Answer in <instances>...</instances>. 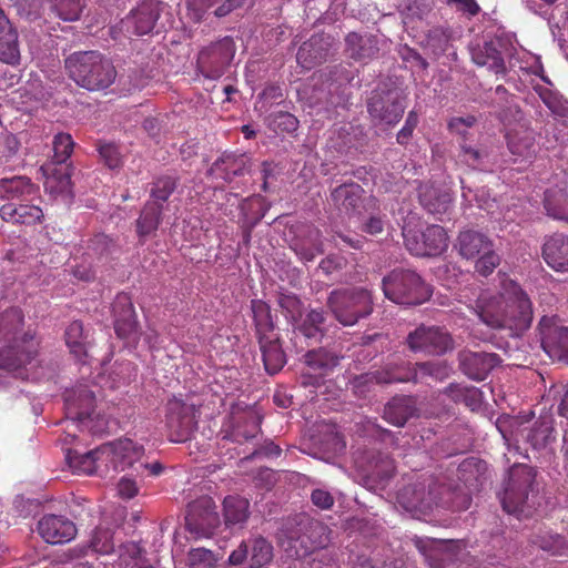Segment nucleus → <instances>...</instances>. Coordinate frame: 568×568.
Masks as SVG:
<instances>
[{
    "instance_id": "obj_1",
    "label": "nucleus",
    "mask_w": 568,
    "mask_h": 568,
    "mask_svg": "<svg viewBox=\"0 0 568 568\" xmlns=\"http://www.w3.org/2000/svg\"><path fill=\"white\" fill-rule=\"evenodd\" d=\"M69 77L89 91L104 90L116 78L112 62L98 51H80L65 59Z\"/></svg>"
},
{
    "instance_id": "obj_2",
    "label": "nucleus",
    "mask_w": 568,
    "mask_h": 568,
    "mask_svg": "<svg viewBox=\"0 0 568 568\" xmlns=\"http://www.w3.org/2000/svg\"><path fill=\"white\" fill-rule=\"evenodd\" d=\"M407 93L393 83L378 84L366 99V108L376 125H396L404 115Z\"/></svg>"
},
{
    "instance_id": "obj_3",
    "label": "nucleus",
    "mask_w": 568,
    "mask_h": 568,
    "mask_svg": "<svg viewBox=\"0 0 568 568\" xmlns=\"http://www.w3.org/2000/svg\"><path fill=\"white\" fill-rule=\"evenodd\" d=\"M385 296L400 305H419L432 296L430 286L412 270H393L382 281Z\"/></svg>"
},
{
    "instance_id": "obj_4",
    "label": "nucleus",
    "mask_w": 568,
    "mask_h": 568,
    "mask_svg": "<svg viewBox=\"0 0 568 568\" xmlns=\"http://www.w3.org/2000/svg\"><path fill=\"white\" fill-rule=\"evenodd\" d=\"M535 477L534 469L527 465H515L509 469L508 480L500 498L506 513L517 517L528 516L534 507Z\"/></svg>"
},
{
    "instance_id": "obj_5",
    "label": "nucleus",
    "mask_w": 568,
    "mask_h": 568,
    "mask_svg": "<svg viewBox=\"0 0 568 568\" xmlns=\"http://www.w3.org/2000/svg\"><path fill=\"white\" fill-rule=\"evenodd\" d=\"M456 248L464 260L474 261L476 272L485 277L500 263L494 242L486 234L475 230L459 232Z\"/></svg>"
},
{
    "instance_id": "obj_6",
    "label": "nucleus",
    "mask_w": 568,
    "mask_h": 568,
    "mask_svg": "<svg viewBox=\"0 0 568 568\" xmlns=\"http://www.w3.org/2000/svg\"><path fill=\"white\" fill-rule=\"evenodd\" d=\"M327 305L344 326L356 324L373 311L372 295L364 288L334 291L328 296Z\"/></svg>"
},
{
    "instance_id": "obj_7",
    "label": "nucleus",
    "mask_w": 568,
    "mask_h": 568,
    "mask_svg": "<svg viewBox=\"0 0 568 568\" xmlns=\"http://www.w3.org/2000/svg\"><path fill=\"white\" fill-rule=\"evenodd\" d=\"M200 406L193 395L173 396L168 400L165 424L172 442L181 443L190 438L197 426Z\"/></svg>"
},
{
    "instance_id": "obj_8",
    "label": "nucleus",
    "mask_w": 568,
    "mask_h": 568,
    "mask_svg": "<svg viewBox=\"0 0 568 568\" xmlns=\"http://www.w3.org/2000/svg\"><path fill=\"white\" fill-rule=\"evenodd\" d=\"M507 290L499 295H480L476 302L475 313L479 320L491 328L524 327L528 321L527 304H524V312L517 320L506 315Z\"/></svg>"
},
{
    "instance_id": "obj_9",
    "label": "nucleus",
    "mask_w": 568,
    "mask_h": 568,
    "mask_svg": "<svg viewBox=\"0 0 568 568\" xmlns=\"http://www.w3.org/2000/svg\"><path fill=\"white\" fill-rule=\"evenodd\" d=\"M331 201L335 209L348 217L361 216L369 209L377 207L374 196H365L364 189L355 183H344L331 192Z\"/></svg>"
},
{
    "instance_id": "obj_10",
    "label": "nucleus",
    "mask_w": 568,
    "mask_h": 568,
    "mask_svg": "<svg viewBox=\"0 0 568 568\" xmlns=\"http://www.w3.org/2000/svg\"><path fill=\"white\" fill-rule=\"evenodd\" d=\"M406 344L414 353L443 355L453 348V338L442 327L422 324L407 335Z\"/></svg>"
},
{
    "instance_id": "obj_11",
    "label": "nucleus",
    "mask_w": 568,
    "mask_h": 568,
    "mask_svg": "<svg viewBox=\"0 0 568 568\" xmlns=\"http://www.w3.org/2000/svg\"><path fill=\"white\" fill-rule=\"evenodd\" d=\"M444 487L433 478L405 486L398 494L399 503L407 510H430L442 503Z\"/></svg>"
},
{
    "instance_id": "obj_12",
    "label": "nucleus",
    "mask_w": 568,
    "mask_h": 568,
    "mask_svg": "<svg viewBox=\"0 0 568 568\" xmlns=\"http://www.w3.org/2000/svg\"><path fill=\"white\" fill-rule=\"evenodd\" d=\"M40 342L26 332L20 339L0 347V369L17 371L30 364L39 354Z\"/></svg>"
},
{
    "instance_id": "obj_13",
    "label": "nucleus",
    "mask_w": 568,
    "mask_h": 568,
    "mask_svg": "<svg viewBox=\"0 0 568 568\" xmlns=\"http://www.w3.org/2000/svg\"><path fill=\"white\" fill-rule=\"evenodd\" d=\"M219 525L220 517L212 498L203 497L189 505L185 526L191 534L209 537Z\"/></svg>"
},
{
    "instance_id": "obj_14",
    "label": "nucleus",
    "mask_w": 568,
    "mask_h": 568,
    "mask_svg": "<svg viewBox=\"0 0 568 568\" xmlns=\"http://www.w3.org/2000/svg\"><path fill=\"white\" fill-rule=\"evenodd\" d=\"M100 453L104 455V469L112 468L115 471L132 467L144 455V448L132 439L121 438L113 443L100 446Z\"/></svg>"
},
{
    "instance_id": "obj_15",
    "label": "nucleus",
    "mask_w": 568,
    "mask_h": 568,
    "mask_svg": "<svg viewBox=\"0 0 568 568\" xmlns=\"http://www.w3.org/2000/svg\"><path fill=\"white\" fill-rule=\"evenodd\" d=\"M233 57V43L229 38H225L201 50L197 65L206 78L217 79L223 74Z\"/></svg>"
},
{
    "instance_id": "obj_16",
    "label": "nucleus",
    "mask_w": 568,
    "mask_h": 568,
    "mask_svg": "<svg viewBox=\"0 0 568 568\" xmlns=\"http://www.w3.org/2000/svg\"><path fill=\"white\" fill-rule=\"evenodd\" d=\"M273 559V546L262 536L244 540L229 557L231 565H242L247 561L251 568L263 567Z\"/></svg>"
},
{
    "instance_id": "obj_17",
    "label": "nucleus",
    "mask_w": 568,
    "mask_h": 568,
    "mask_svg": "<svg viewBox=\"0 0 568 568\" xmlns=\"http://www.w3.org/2000/svg\"><path fill=\"white\" fill-rule=\"evenodd\" d=\"M341 357L325 348L311 349L304 355L307 373L301 375L303 386L320 385L321 379L339 365Z\"/></svg>"
},
{
    "instance_id": "obj_18",
    "label": "nucleus",
    "mask_w": 568,
    "mask_h": 568,
    "mask_svg": "<svg viewBox=\"0 0 568 568\" xmlns=\"http://www.w3.org/2000/svg\"><path fill=\"white\" fill-rule=\"evenodd\" d=\"M160 13L153 2H143L123 18L119 23L120 31L128 38L150 33Z\"/></svg>"
},
{
    "instance_id": "obj_19",
    "label": "nucleus",
    "mask_w": 568,
    "mask_h": 568,
    "mask_svg": "<svg viewBox=\"0 0 568 568\" xmlns=\"http://www.w3.org/2000/svg\"><path fill=\"white\" fill-rule=\"evenodd\" d=\"M114 329L118 337L136 343L140 338L136 314L130 296L118 294L113 303Z\"/></svg>"
},
{
    "instance_id": "obj_20",
    "label": "nucleus",
    "mask_w": 568,
    "mask_h": 568,
    "mask_svg": "<svg viewBox=\"0 0 568 568\" xmlns=\"http://www.w3.org/2000/svg\"><path fill=\"white\" fill-rule=\"evenodd\" d=\"M41 538L51 545L65 544L77 536V527L72 520L54 514L42 516L37 524Z\"/></svg>"
},
{
    "instance_id": "obj_21",
    "label": "nucleus",
    "mask_w": 568,
    "mask_h": 568,
    "mask_svg": "<svg viewBox=\"0 0 568 568\" xmlns=\"http://www.w3.org/2000/svg\"><path fill=\"white\" fill-rule=\"evenodd\" d=\"M417 193L419 204L437 220H443V216L450 210L453 195L446 189L432 182H423L419 184Z\"/></svg>"
},
{
    "instance_id": "obj_22",
    "label": "nucleus",
    "mask_w": 568,
    "mask_h": 568,
    "mask_svg": "<svg viewBox=\"0 0 568 568\" xmlns=\"http://www.w3.org/2000/svg\"><path fill=\"white\" fill-rule=\"evenodd\" d=\"M64 406L68 418L83 423L94 413V393L84 385L68 389L64 393Z\"/></svg>"
},
{
    "instance_id": "obj_23",
    "label": "nucleus",
    "mask_w": 568,
    "mask_h": 568,
    "mask_svg": "<svg viewBox=\"0 0 568 568\" xmlns=\"http://www.w3.org/2000/svg\"><path fill=\"white\" fill-rule=\"evenodd\" d=\"M542 348L559 357H568V327L558 326L554 317L544 316L539 322Z\"/></svg>"
},
{
    "instance_id": "obj_24",
    "label": "nucleus",
    "mask_w": 568,
    "mask_h": 568,
    "mask_svg": "<svg viewBox=\"0 0 568 568\" xmlns=\"http://www.w3.org/2000/svg\"><path fill=\"white\" fill-rule=\"evenodd\" d=\"M379 52L378 38L376 36L358 32H349L345 37V54L347 58L367 63L377 58Z\"/></svg>"
},
{
    "instance_id": "obj_25",
    "label": "nucleus",
    "mask_w": 568,
    "mask_h": 568,
    "mask_svg": "<svg viewBox=\"0 0 568 568\" xmlns=\"http://www.w3.org/2000/svg\"><path fill=\"white\" fill-rule=\"evenodd\" d=\"M498 362V355L493 353L467 351L459 355L462 372L475 381H484Z\"/></svg>"
},
{
    "instance_id": "obj_26",
    "label": "nucleus",
    "mask_w": 568,
    "mask_h": 568,
    "mask_svg": "<svg viewBox=\"0 0 568 568\" xmlns=\"http://www.w3.org/2000/svg\"><path fill=\"white\" fill-rule=\"evenodd\" d=\"M39 196V186L28 176L17 175L0 180V199L31 202Z\"/></svg>"
},
{
    "instance_id": "obj_27",
    "label": "nucleus",
    "mask_w": 568,
    "mask_h": 568,
    "mask_svg": "<svg viewBox=\"0 0 568 568\" xmlns=\"http://www.w3.org/2000/svg\"><path fill=\"white\" fill-rule=\"evenodd\" d=\"M459 38L458 31L450 26H435L428 30L426 36V47L432 53L439 58L442 55L457 59L454 42Z\"/></svg>"
},
{
    "instance_id": "obj_28",
    "label": "nucleus",
    "mask_w": 568,
    "mask_h": 568,
    "mask_svg": "<svg viewBox=\"0 0 568 568\" xmlns=\"http://www.w3.org/2000/svg\"><path fill=\"white\" fill-rule=\"evenodd\" d=\"M329 47V37L313 34L298 48L296 61L302 68L311 70L326 60Z\"/></svg>"
},
{
    "instance_id": "obj_29",
    "label": "nucleus",
    "mask_w": 568,
    "mask_h": 568,
    "mask_svg": "<svg viewBox=\"0 0 568 568\" xmlns=\"http://www.w3.org/2000/svg\"><path fill=\"white\" fill-rule=\"evenodd\" d=\"M546 264L556 272H568V235L555 233L546 239L542 250Z\"/></svg>"
},
{
    "instance_id": "obj_30",
    "label": "nucleus",
    "mask_w": 568,
    "mask_h": 568,
    "mask_svg": "<svg viewBox=\"0 0 568 568\" xmlns=\"http://www.w3.org/2000/svg\"><path fill=\"white\" fill-rule=\"evenodd\" d=\"M424 244L412 241L413 254L417 256H436L442 254L448 246V236L440 225H429L420 232Z\"/></svg>"
},
{
    "instance_id": "obj_31",
    "label": "nucleus",
    "mask_w": 568,
    "mask_h": 568,
    "mask_svg": "<svg viewBox=\"0 0 568 568\" xmlns=\"http://www.w3.org/2000/svg\"><path fill=\"white\" fill-rule=\"evenodd\" d=\"M247 158L244 154L225 153L209 169L207 174L216 180L229 183L235 176H241L246 170Z\"/></svg>"
},
{
    "instance_id": "obj_32",
    "label": "nucleus",
    "mask_w": 568,
    "mask_h": 568,
    "mask_svg": "<svg viewBox=\"0 0 568 568\" xmlns=\"http://www.w3.org/2000/svg\"><path fill=\"white\" fill-rule=\"evenodd\" d=\"M0 216L9 223L33 225L42 221L43 211L36 204L9 202L0 207Z\"/></svg>"
},
{
    "instance_id": "obj_33",
    "label": "nucleus",
    "mask_w": 568,
    "mask_h": 568,
    "mask_svg": "<svg viewBox=\"0 0 568 568\" xmlns=\"http://www.w3.org/2000/svg\"><path fill=\"white\" fill-rule=\"evenodd\" d=\"M524 304H527V313H528V321L526 326L524 327H507L508 329L521 333L526 329H528L532 322V304L529 300L526 292L515 282H510L509 286L507 287V302H506V315L508 317H514V320H517L519 316H521V311L524 312Z\"/></svg>"
},
{
    "instance_id": "obj_34",
    "label": "nucleus",
    "mask_w": 568,
    "mask_h": 568,
    "mask_svg": "<svg viewBox=\"0 0 568 568\" xmlns=\"http://www.w3.org/2000/svg\"><path fill=\"white\" fill-rule=\"evenodd\" d=\"M44 180V189L51 194H62L71 186V164L45 163L41 166Z\"/></svg>"
},
{
    "instance_id": "obj_35",
    "label": "nucleus",
    "mask_w": 568,
    "mask_h": 568,
    "mask_svg": "<svg viewBox=\"0 0 568 568\" xmlns=\"http://www.w3.org/2000/svg\"><path fill=\"white\" fill-rule=\"evenodd\" d=\"M0 60L17 64L20 60L18 33L0 8Z\"/></svg>"
},
{
    "instance_id": "obj_36",
    "label": "nucleus",
    "mask_w": 568,
    "mask_h": 568,
    "mask_svg": "<svg viewBox=\"0 0 568 568\" xmlns=\"http://www.w3.org/2000/svg\"><path fill=\"white\" fill-rule=\"evenodd\" d=\"M162 215L163 206L161 203L145 202L135 221V232L140 244H144L146 239L158 231L162 222Z\"/></svg>"
},
{
    "instance_id": "obj_37",
    "label": "nucleus",
    "mask_w": 568,
    "mask_h": 568,
    "mask_svg": "<svg viewBox=\"0 0 568 568\" xmlns=\"http://www.w3.org/2000/svg\"><path fill=\"white\" fill-rule=\"evenodd\" d=\"M257 341L265 371L271 375L278 373L286 364V355L282 348L280 336L260 337Z\"/></svg>"
},
{
    "instance_id": "obj_38",
    "label": "nucleus",
    "mask_w": 568,
    "mask_h": 568,
    "mask_svg": "<svg viewBox=\"0 0 568 568\" xmlns=\"http://www.w3.org/2000/svg\"><path fill=\"white\" fill-rule=\"evenodd\" d=\"M67 460L69 466L77 473L91 475L98 471H105L104 455L100 453V447L83 454L69 449Z\"/></svg>"
},
{
    "instance_id": "obj_39",
    "label": "nucleus",
    "mask_w": 568,
    "mask_h": 568,
    "mask_svg": "<svg viewBox=\"0 0 568 568\" xmlns=\"http://www.w3.org/2000/svg\"><path fill=\"white\" fill-rule=\"evenodd\" d=\"M471 60L479 67H486L491 72L498 74L506 71L505 61L497 43L493 41L484 42L471 48Z\"/></svg>"
},
{
    "instance_id": "obj_40",
    "label": "nucleus",
    "mask_w": 568,
    "mask_h": 568,
    "mask_svg": "<svg viewBox=\"0 0 568 568\" xmlns=\"http://www.w3.org/2000/svg\"><path fill=\"white\" fill-rule=\"evenodd\" d=\"M65 343L70 353L81 363H87L89 356V334L80 321H73L65 329Z\"/></svg>"
},
{
    "instance_id": "obj_41",
    "label": "nucleus",
    "mask_w": 568,
    "mask_h": 568,
    "mask_svg": "<svg viewBox=\"0 0 568 568\" xmlns=\"http://www.w3.org/2000/svg\"><path fill=\"white\" fill-rule=\"evenodd\" d=\"M251 311L257 339L278 335L276 333L275 317L272 314L271 306L263 300H252Z\"/></svg>"
},
{
    "instance_id": "obj_42",
    "label": "nucleus",
    "mask_w": 568,
    "mask_h": 568,
    "mask_svg": "<svg viewBox=\"0 0 568 568\" xmlns=\"http://www.w3.org/2000/svg\"><path fill=\"white\" fill-rule=\"evenodd\" d=\"M234 424L230 434L233 442L242 444L256 437L261 427V417L248 410L234 415Z\"/></svg>"
},
{
    "instance_id": "obj_43",
    "label": "nucleus",
    "mask_w": 568,
    "mask_h": 568,
    "mask_svg": "<svg viewBox=\"0 0 568 568\" xmlns=\"http://www.w3.org/2000/svg\"><path fill=\"white\" fill-rule=\"evenodd\" d=\"M452 374V367L445 361H429L415 364L414 383L430 385L433 382L446 381Z\"/></svg>"
},
{
    "instance_id": "obj_44",
    "label": "nucleus",
    "mask_w": 568,
    "mask_h": 568,
    "mask_svg": "<svg viewBox=\"0 0 568 568\" xmlns=\"http://www.w3.org/2000/svg\"><path fill=\"white\" fill-rule=\"evenodd\" d=\"M415 405L408 396L393 397L384 408V419L396 427H403L415 414Z\"/></svg>"
},
{
    "instance_id": "obj_45",
    "label": "nucleus",
    "mask_w": 568,
    "mask_h": 568,
    "mask_svg": "<svg viewBox=\"0 0 568 568\" xmlns=\"http://www.w3.org/2000/svg\"><path fill=\"white\" fill-rule=\"evenodd\" d=\"M443 393L448 396L456 404H464L471 410L480 408L483 403V393L475 386H467L457 383H452Z\"/></svg>"
},
{
    "instance_id": "obj_46",
    "label": "nucleus",
    "mask_w": 568,
    "mask_h": 568,
    "mask_svg": "<svg viewBox=\"0 0 568 568\" xmlns=\"http://www.w3.org/2000/svg\"><path fill=\"white\" fill-rule=\"evenodd\" d=\"M24 322L23 313L18 307H10L0 313V342L20 339Z\"/></svg>"
},
{
    "instance_id": "obj_47",
    "label": "nucleus",
    "mask_w": 568,
    "mask_h": 568,
    "mask_svg": "<svg viewBox=\"0 0 568 568\" xmlns=\"http://www.w3.org/2000/svg\"><path fill=\"white\" fill-rule=\"evenodd\" d=\"M250 503L241 496H227L223 501L224 521L227 527L243 525L248 516Z\"/></svg>"
},
{
    "instance_id": "obj_48",
    "label": "nucleus",
    "mask_w": 568,
    "mask_h": 568,
    "mask_svg": "<svg viewBox=\"0 0 568 568\" xmlns=\"http://www.w3.org/2000/svg\"><path fill=\"white\" fill-rule=\"evenodd\" d=\"M415 364L409 362H389L381 371H377L383 384L414 383Z\"/></svg>"
},
{
    "instance_id": "obj_49",
    "label": "nucleus",
    "mask_w": 568,
    "mask_h": 568,
    "mask_svg": "<svg viewBox=\"0 0 568 568\" xmlns=\"http://www.w3.org/2000/svg\"><path fill=\"white\" fill-rule=\"evenodd\" d=\"M415 547L425 557L430 568H444L449 554L444 550L445 542L433 539L417 538L414 541Z\"/></svg>"
},
{
    "instance_id": "obj_50",
    "label": "nucleus",
    "mask_w": 568,
    "mask_h": 568,
    "mask_svg": "<svg viewBox=\"0 0 568 568\" xmlns=\"http://www.w3.org/2000/svg\"><path fill=\"white\" fill-rule=\"evenodd\" d=\"M556 440V430L551 419L537 420L527 434V442L535 449H541Z\"/></svg>"
},
{
    "instance_id": "obj_51",
    "label": "nucleus",
    "mask_w": 568,
    "mask_h": 568,
    "mask_svg": "<svg viewBox=\"0 0 568 568\" xmlns=\"http://www.w3.org/2000/svg\"><path fill=\"white\" fill-rule=\"evenodd\" d=\"M120 565L123 568H152L145 557V550L134 541L123 544L120 547Z\"/></svg>"
},
{
    "instance_id": "obj_52",
    "label": "nucleus",
    "mask_w": 568,
    "mask_h": 568,
    "mask_svg": "<svg viewBox=\"0 0 568 568\" xmlns=\"http://www.w3.org/2000/svg\"><path fill=\"white\" fill-rule=\"evenodd\" d=\"M366 471L372 479L381 483L388 480L395 473L394 460L388 454L377 453L369 459Z\"/></svg>"
},
{
    "instance_id": "obj_53",
    "label": "nucleus",
    "mask_w": 568,
    "mask_h": 568,
    "mask_svg": "<svg viewBox=\"0 0 568 568\" xmlns=\"http://www.w3.org/2000/svg\"><path fill=\"white\" fill-rule=\"evenodd\" d=\"M544 206L547 214L557 220L568 217V199L567 194L561 191H547L545 193Z\"/></svg>"
},
{
    "instance_id": "obj_54",
    "label": "nucleus",
    "mask_w": 568,
    "mask_h": 568,
    "mask_svg": "<svg viewBox=\"0 0 568 568\" xmlns=\"http://www.w3.org/2000/svg\"><path fill=\"white\" fill-rule=\"evenodd\" d=\"M325 316L323 311L312 310L298 326V332L307 339L320 341L324 334Z\"/></svg>"
},
{
    "instance_id": "obj_55",
    "label": "nucleus",
    "mask_w": 568,
    "mask_h": 568,
    "mask_svg": "<svg viewBox=\"0 0 568 568\" xmlns=\"http://www.w3.org/2000/svg\"><path fill=\"white\" fill-rule=\"evenodd\" d=\"M176 186V178L170 175L158 176L150 189L151 200L149 202L161 203L163 205L173 194Z\"/></svg>"
},
{
    "instance_id": "obj_56",
    "label": "nucleus",
    "mask_w": 568,
    "mask_h": 568,
    "mask_svg": "<svg viewBox=\"0 0 568 568\" xmlns=\"http://www.w3.org/2000/svg\"><path fill=\"white\" fill-rule=\"evenodd\" d=\"M508 149L513 155L530 160L535 155V141L530 133L509 134Z\"/></svg>"
},
{
    "instance_id": "obj_57",
    "label": "nucleus",
    "mask_w": 568,
    "mask_h": 568,
    "mask_svg": "<svg viewBox=\"0 0 568 568\" xmlns=\"http://www.w3.org/2000/svg\"><path fill=\"white\" fill-rule=\"evenodd\" d=\"M50 9L64 21H75L80 18L82 0H49Z\"/></svg>"
},
{
    "instance_id": "obj_58",
    "label": "nucleus",
    "mask_w": 568,
    "mask_h": 568,
    "mask_svg": "<svg viewBox=\"0 0 568 568\" xmlns=\"http://www.w3.org/2000/svg\"><path fill=\"white\" fill-rule=\"evenodd\" d=\"M52 146L53 156L49 163L69 164L68 160L70 159L74 149V141L71 134L58 133L53 138Z\"/></svg>"
},
{
    "instance_id": "obj_59",
    "label": "nucleus",
    "mask_w": 568,
    "mask_h": 568,
    "mask_svg": "<svg viewBox=\"0 0 568 568\" xmlns=\"http://www.w3.org/2000/svg\"><path fill=\"white\" fill-rule=\"evenodd\" d=\"M532 544L555 556L568 555V545L560 535H536L532 539Z\"/></svg>"
},
{
    "instance_id": "obj_60",
    "label": "nucleus",
    "mask_w": 568,
    "mask_h": 568,
    "mask_svg": "<svg viewBox=\"0 0 568 568\" xmlns=\"http://www.w3.org/2000/svg\"><path fill=\"white\" fill-rule=\"evenodd\" d=\"M486 158L487 152L476 145L468 144L466 138L459 142L458 160L460 163L470 169H479Z\"/></svg>"
},
{
    "instance_id": "obj_61",
    "label": "nucleus",
    "mask_w": 568,
    "mask_h": 568,
    "mask_svg": "<svg viewBox=\"0 0 568 568\" xmlns=\"http://www.w3.org/2000/svg\"><path fill=\"white\" fill-rule=\"evenodd\" d=\"M377 384H383L382 381H379L377 371L356 375L349 381V386L354 395L363 398L366 397Z\"/></svg>"
},
{
    "instance_id": "obj_62",
    "label": "nucleus",
    "mask_w": 568,
    "mask_h": 568,
    "mask_svg": "<svg viewBox=\"0 0 568 568\" xmlns=\"http://www.w3.org/2000/svg\"><path fill=\"white\" fill-rule=\"evenodd\" d=\"M268 126L276 133H293L298 128V120L290 112H277L270 116Z\"/></svg>"
},
{
    "instance_id": "obj_63",
    "label": "nucleus",
    "mask_w": 568,
    "mask_h": 568,
    "mask_svg": "<svg viewBox=\"0 0 568 568\" xmlns=\"http://www.w3.org/2000/svg\"><path fill=\"white\" fill-rule=\"evenodd\" d=\"M91 547L95 552L111 554L114 550L113 532L108 528H97L91 538Z\"/></svg>"
},
{
    "instance_id": "obj_64",
    "label": "nucleus",
    "mask_w": 568,
    "mask_h": 568,
    "mask_svg": "<svg viewBox=\"0 0 568 568\" xmlns=\"http://www.w3.org/2000/svg\"><path fill=\"white\" fill-rule=\"evenodd\" d=\"M217 561V555L205 548H194L189 552L190 568H214Z\"/></svg>"
}]
</instances>
